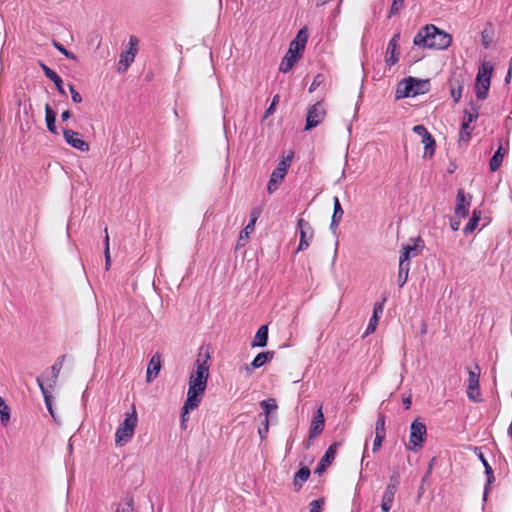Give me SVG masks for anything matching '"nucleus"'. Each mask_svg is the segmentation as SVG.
Wrapping results in <instances>:
<instances>
[{
  "mask_svg": "<svg viewBox=\"0 0 512 512\" xmlns=\"http://www.w3.org/2000/svg\"><path fill=\"white\" fill-rule=\"evenodd\" d=\"M104 232H105V249H104L105 269L109 270L110 265H111V256H110L109 235H108L107 227L104 229Z\"/></svg>",
  "mask_w": 512,
  "mask_h": 512,
  "instance_id": "37",
  "label": "nucleus"
},
{
  "mask_svg": "<svg viewBox=\"0 0 512 512\" xmlns=\"http://www.w3.org/2000/svg\"><path fill=\"white\" fill-rule=\"evenodd\" d=\"M0 418L1 423L6 425L8 421L10 420V409L6 405L4 399L0 397Z\"/></svg>",
  "mask_w": 512,
  "mask_h": 512,
  "instance_id": "36",
  "label": "nucleus"
},
{
  "mask_svg": "<svg viewBox=\"0 0 512 512\" xmlns=\"http://www.w3.org/2000/svg\"><path fill=\"white\" fill-rule=\"evenodd\" d=\"M423 247H424V241L420 237H417L414 240V244L413 245H406L403 248H404V250L409 252L410 256L414 257V256L418 255L417 250L419 248H423Z\"/></svg>",
  "mask_w": 512,
  "mask_h": 512,
  "instance_id": "35",
  "label": "nucleus"
},
{
  "mask_svg": "<svg viewBox=\"0 0 512 512\" xmlns=\"http://www.w3.org/2000/svg\"><path fill=\"white\" fill-rule=\"evenodd\" d=\"M245 370H246L247 373L251 372V368L249 366H245Z\"/></svg>",
  "mask_w": 512,
  "mask_h": 512,
  "instance_id": "64",
  "label": "nucleus"
},
{
  "mask_svg": "<svg viewBox=\"0 0 512 512\" xmlns=\"http://www.w3.org/2000/svg\"><path fill=\"white\" fill-rule=\"evenodd\" d=\"M208 355H199L196 360V369L192 371L189 377V386L187 392L188 406L195 405L202 401V397L207 387L209 377Z\"/></svg>",
  "mask_w": 512,
  "mask_h": 512,
  "instance_id": "1",
  "label": "nucleus"
},
{
  "mask_svg": "<svg viewBox=\"0 0 512 512\" xmlns=\"http://www.w3.org/2000/svg\"><path fill=\"white\" fill-rule=\"evenodd\" d=\"M308 40V33L305 28L300 29L296 35V37L290 42V45L294 47V50H303L305 49L306 43Z\"/></svg>",
  "mask_w": 512,
  "mask_h": 512,
  "instance_id": "25",
  "label": "nucleus"
},
{
  "mask_svg": "<svg viewBox=\"0 0 512 512\" xmlns=\"http://www.w3.org/2000/svg\"><path fill=\"white\" fill-rule=\"evenodd\" d=\"M472 128L467 123H462L460 132H459V139L461 141H469L471 136Z\"/></svg>",
  "mask_w": 512,
  "mask_h": 512,
  "instance_id": "43",
  "label": "nucleus"
},
{
  "mask_svg": "<svg viewBox=\"0 0 512 512\" xmlns=\"http://www.w3.org/2000/svg\"><path fill=\"white\" fill-rule=\"evenodd\" d=\"M260 216V210L257 208L252 209L250 213V220L249 223L246 225V227L240 232L239 240H238V246L244 245V243H241L242 241H247L249 238V235L254 231L256 221L258 220Z\"/></svg>",
  "mask_w": 512,
  "mask_h": 512,
  "instance_id": "17",
  "label": "nucleus"
},
{
  "mask_svg": "<svg viewBox=\"0 0 512 512\" xmlns=\"http://www.w3.org/2000/svg\"><path fill=\"white\" fill-rule=\"evenodd\" d=\"M52 44L65 57H67L68 59L76 60V56L72 52L68 51L62 44H60L59 42H57L55 40L53 41Z\"/></svg>",
  "mask_w": 512,
  "mask_h": 512,
  "instance_id": "46",
  "label": "nucleus"
},
{
  "mask_svg": "<svg viewBox=\"0 0 512 512\" xmlns=\"http://www.w3.org/2000/svg\"><path fill=\"white\" fill-rule=\"evenodd\" d=\"M260 407L264 411V416H267V418H269L270 413L272 411L277 410L278 405H277L276 400L274 398H269V399H266V400H262L260 402ZM258 416L260 418H263L262 414H259Z\"/></svg>",
  "mask_w": 512,
  "mask_h": 512,
  "instance_id": "31",
  "label": "nucleus"
},
{
  "mask_svg": "<svg viewBox=\"0 0 512 512\" xmlns=\"http://www.w3.org/2000/svg\"><path fill=\"white\" fill-rule=\"evenodd\" d=\"M278 102H279V95H275L273 97L271 105L268 107V109L265 112V117H268L269 115H271L275 112V106Z\"/></svg>",
  "mask_w": 512,
  "mask_h": 512,
  "instance_id": "55",
  "label": "nucleus"
},
{
  "mask_svg": "<svg viewBox=\"0 0 512 512\" xmlns=\"http://www.w3.org/2000/svg\"><path fill=\"white\" fill-rule=\"evenodd\" d=\"M322 81H323L322 75L318 74L314 78L311 86L309 87V92H313L322 83Z\"/></svg>",
  "mask_w": 512,
  "mask_h": 512,
  "instance_id": "56",
  "label": "nucleus"
},
{
  "mask_svg": "<svg viewBox=\"0 0 512 512\" xmlns=\"http://www.w3.org/2000/svg\"><path fill=\"white\" fill-rule=\"evenodd\" d=\"M396 490L397 483H390L387 485L381 501L382 512H389L391 510Z\"/></svg>",
  "mask_w": 512,
  "mask_h": 512,
  "instance_id": "18",
  "label": "nucleus"
},
{
  "mask_svg": "<svg viewBox=\"0 0 512 512\" xmlns=\"http://www.w3.org/2000/svg\"><path fill=\"white\" fill-rule=\"evenodd\" d=\"M409 270H410V267L399 266V271H398L399 287H403L404 284L407 282Z\"/></svg>",
  "mask_w": 512,
  "mask_h": 512,
  "instance_id": "42",
  "label": "nucleus"
},
{
  "mask_svg": "<svg viewBox=\"0 0 512 512\" xmlns=\"http://www.w3.org/2000/svg\"><path fill=\"white\" fill-rule=\"evenodd\" d=\"M297 228L299 230L300 240L296 252H300L310 246L314 238V229L312 225L303 218L298 219Z\"/></svg>",
  "mask_w": 512,
  "mask_h": 512,
  "instance_id": "7",
  "label": "nucleus"
},
{
  "mask_svg": "<svg viewBox=\"0 0 512 512\" xmlns=\"http://www.w3.org/2000/svg\"><path fill=\"white\" fill-rule=\"evenodd\" d=\"M386 417L384 414H379L375 424V434L386 436L385 430Z\"/></svg>",
  "mask_w": 512,
  "mask_h": 512,
  "instance_id": "38",
  "label": "nucleus"
},
{
  "mask_svg": "<svg viewBox=\"0 0 512 512\" xmlns=\"http://www.w3.org/2000/svg\"><path fill=\"white\" fill-rule=\"evenodd\" d=\"M466 82L465 74L462 71H455L449 78L448 84L450 94L455 103H458L462 97V91Z\"/></svg>",
  "mask_w": 512,
  "mask_h": 512,
  "instance_id": "9",
  "label": "nucleus"
},
{
  "mask_svg": "<svg viewBox=\"0 0 512 512\" xmlns=\"http://www.w3.org/2000/svg\"><path fill=\"white\" fill-rule=\"evenodd\" d=\"M403 90L400 87L397 89V98L416 96L422 93V88L426 85V82L409 78L403 83Z\"/></svg>",
  "mask_w": 512,
  "mask_h": 512,
  "instance_id": "11",
  "label": "nucleus"
},
{
  "mask_svg": "<svg viewBox=\"0 0 512 512\" xmlns=\"http://www.w3.org/2000/svg\"><path fill=\"white\" fill-rule=\"evenodd\" d=\"M478 115V109L472 106L470 110L465 111L463 123H467L470 125L472 122L476 121Z\"/></svg>",
  "mask_w": 512,
  "mask_h": 512,
  "instance_id": "40",
  "label": "nucleus"
},
{
  "mask_svg": "<svg viewBox=\"0 0 512 512\" xmlns=\"http://www.w3.org/2000/svg\"><path fill=\"white\" fill-rule=\"evenodd\" d=\"M405 0H393L391 8H390V15L398 13L401 9L404 7Z\"/></svg>",
  "mask_w": 512,
  "mask_h": 512,
  "instance_id": "49",
  "label": "nucleus"
},
{
  "mask_svg": "<svg viewBox=\"0 0 512 512\" xmlns=\"http://www.w3.org/2000/svg\"><path fill=\"white\" fill-rule=\"evenodd\" d=\"M70 117H71V113H70L69 110H65L61 114V118H62L63 121L68 120Z\"/></svg>",
  "mask_w": 512,
  "mask_h": 512,
  "instance_id": "61",
  "label": "nucleus"
},
{
  "mask_svg": "<svg viewBox=\"0 0 512 512\" xmlns=\"http://www.w3.org/2000/svg\"><path fill=\"white\" fill-rule=\"evenodd\" d=\"M403 405H404L405 409H409L410 406H411V399L410 398H405L403 400Z\"/></svg>",
  "mask_w": 512,
  "mask_h": 512,
  "instance_id": "62",
  "label": "nucleus"
},
{
  "mask_svg": "<svg viewBox=\"0 0 512 512\" xmlns=\"http://www.w3.org/2000/svg\"><path fill=\"white\" fill-rule=\"evenodd\" d=\"M116 512H133V500H127L123 505L117 508Z\"/></svg>",
  "mask_w": 512,
  "mask_h": 512,
  "instance_id": "53",
  "label": "nucleus"
},
{
  "mask_svg": "<svg viewBox=\"0 0 512 512\" xmlns=\"http://www.w3.org/2000/svg\"><path fill=\"white\" fill-rule=\"evenodd\" d=\"M45 121H46L47 129L49 130V132H51L52 134H58V130H57V127L55 124L56 123V114L52 110V108L50 107L49 104L45 105Z\"/></svg>",
  "mask_w": 512,
  "mask_h": 512,
  "instance_id": "27",
  "label": "nucleus"
},
{
  "mask_svg": "<svg viewBox=\"0 0 512 512\" xmlns=\"http://www.w3.org/2000/svg\"><path fill=\"white\" fill-rule=\"evenodd\" d=\"M386 436H383V435H376L375 434V439H374V442H373V447H372V451L373 453H376L380 450L381 446H382V443L384 441Z\"/></svg>",
  "mask_w": 512,
  "mask_h": 512,
  "instance_id": "52",
  "label": "nucleus"
},
{
  "mask_svg": "<svg viewBox=\"0 0 512 512\" xmlns=\"http://www.w3.org/2000/svg\"><path fill=\"white\" fill-rule=\"evenodd\" d=\"M334 211H333V215H332V219H331V224H330V228L335 232L340 221H341V218L343 216V209H342V206H341V203L339 201V198L338 197H334Z\"/></svg>",
  "mask_w": 512,
  "mask_h": 512,
  "instance_id": "23",
  "label": "nucleus"
},
{
  "mask_svg": "<svg viewBox=\"0 0 512 512\" xmlns=\"http://www.w3.org/2000/svg\"><path fill=\"white\" fill-rule=\"evenodd\" d=\"M138 423V416L136 408L133 405L130 412H127L124 417V421L118 427L115 433L116 444L127 443L134 435L136 426Z\"/></svg>",
  "mask_w": 512,
  "mask_h": 512,
  "instance_id": "3",
  "label": "nucleus"
},
{
  "mask_svg": "<svg viewBox=\"0 0 512 512\" xmlns=\"http://www.w3.org/2000/svg\"><path fill=\"white\" fill-rule=\"evenodd\" d=\"M132 53L122 52L118 61V71H126L129 66L134 62Z\"/></svg>",
  "mask_w": 512,
  "mask_h": 512,
  "instance_id": "32",
  "label": "nucleus"
},
{
  "mask_svg": "<svg viewBox=\"0 0 512 512\" xmlns=\"http://www.w3.org/2000/svg\"><path fill=\"white\" fill-rule=\"evenodd\" d=\"M310 469L306 466L301 467L294 476L293 485L295 490L298 491L302 488L303 484L308 480L310 476Z\"/></svg>",
  "mask_w": 512,
  "mask_h": 512,
  "instance_id": "24",
  "label": "nucleus"
},
{
  "mask_svg": "<svg viewBox=\"0 0 512 512\" xmlns=\"http://www.w3.org/2000/svg\"><path fill=\"white\" fill-rule=\"evenodd\" d=\"M427 438V427L420 419H415L410 426L408 449L418 452L424 446Z\"/></svg>",
  "mask_w": 512,
  "mask_h": 512,
  "instance_id": "5",
  "label": "nucleus"
},
{
  "mask_svg": "<svg viewBox=\"0 0 512 512\" xmlns=\"http://www.w3.org/2000/svg\"><path fill=\"white\" fill-rule=\"evenodd\" d=\"M378 321H379V317H376V316L371 317V319L368 323V326L366 328L365 335H369L370 333H373L375 331Z\"/></svg>",
  "mask_w": 512,
  "mask_h": 512,
  "instance_id": "51",
  "label": "nucleus"
},
{
  "mask_svg": "<svg viewBox=\"0 0 512 512\" xmlns=\"http://www.w3.org/2000/svg\"><path fill=\"white\" fill-rule=\"evenodd\" d=\"M410 257L411 256H410L409 252H407L403 248L402 252H401V255H400V258H399V266L410 267V262H409V258Z\"/></svg>",
  "mask_w": 512,
  "mask_h": 512,
  "instance_id": "50",
  "label": "nucleus"
},
{
  "mask_svg": "<svg viewBox=\"0 0 512 512\" xmlns=\"http://www.w3.org/2000/svg\"><path fill=\"white\" fill-rule=\"evenodd\" d=\"M273 355L274 353L270 351L257 354L251 363L252 368L256 369L262 367L268 360L273 358Z\"/></svg>",
  "mask_w": 512,
  "mask_h": 512,
  "instance_id": "30",
  "label": "nucleus"
},
{
  "mask_svg": "<svg viewBox=\"0 0 512 512\" xmlns=\"http://www.w3.org/2000/svg\"><path fill=\"white\" fill-rule=\"evenodd\" d=\"M301 53V50H294V47L289 45V49L280 63L279 70L283 73L289 72L301 57Z\"/></svg>",
  "mask_w": 512,
  "mask_h": 512,
  "instance_id": "14",
  "label": "nucleus"
},
{
  "mask_svg": "<svg viewBox=\"0 0 512 512\" xmlns=\"http://www.w3.org/2000/svg\"><path fill=\"white\" fill-rule=\"evenodd\" d=\"M138 43H139L138 38L134 35H131L129 38V43H128L129 48L125 52L132 53L133 58H135L136 54L138 52Z\"/></svg>",
  "mask_w": 512,
  "mask_h": 512,
  "instance_id": "44",
  "label": "nucleus"
},
{
  "mask_svg": "<svg viewBox=\"0 0 512 512\" xmlns=\"http://www.w3.org/2000/svg\"><path fill=\"white\" fill-rule=\"evenodd\" d=\"M399 42L400 32L395 33L388 42L385 53V62L390 66L395 65L399 60Z\"/></svg>",
  "mask_w": 512,
  "mask_h": 512,
  "instance_id": "12",
  "label": "nucleus"
},
{
  "mask_svg": "<svg viewBox=\"0 0 512 512\" xmlns=\"http://www.w3.org/2000/svg\"><path fill=\"white\" fill-rule=\"evenodd\" d=\"M200 402H196L195 405H192L191 407L188 406V398H186L184 405L182 407V414H181V427L183 429L186 428V422L189 419V412L196 409L199 406Z\"/></svg>",
  "mask_w": 512,
  "mask_h": 512,
  "instance_id": "34",
  "label": "nucleus"
},
{
  "mask_svg": "<svg viewBox=\"0 0 512 512\" xmlns=\"http://www.w3.org/2000/svg\"><path fill=\"white\" fill-rule=\"evenodd\" d=\"M413 132L421 137L424 144V157H432L435 153V140L430 132L423 125H416L413 127Z\"/></svg>",
  "mask_w": 512,
  "mask_h": 512,
  "instance_id": "10",
  "label": "nucleus"
},
{
  "mask_svg": "<svg viewBox=\"0 0 512 512\" xmlns=\"http://www.w3.org/2000/svg\"><path fill=\"white\" fill-rule=\"evenodd\" d=\"M292 157H293V152H290L289 155H287V157H285L284 159H282L276 168H284V171H285V174H287V170L290 166V163H291V160H292Z\"/></svg>",
  "mask_w": 512,
  "mask_h": 512,
  "instance_id": "48",
  "label": "nucleus"
},
{
  "mask_svg": "<svg viewBox=\"0 0 512 512\" xmlns=\"http://www.w3.org/2000/svg\"><path fill=\"white\" fill-rule=\"evenodd\" d=\"M480 459L483 463V468H485V474L487 476V484H486L485 490H484V498H486L489 486L495 481V477H494V472H493L492 467L487 462V460L484 458L482 453L480 454Z\"/></svg>",
  "mask_w": 512,
  "mask_h": 512,
  "instance_id": "29",
  "label": "nucleus"
},
{
  "mask_svg": "<svg viewBox=\"0 0 512 512\" xmlns=\"http://www.w3.org/2000/svg\"><path fill=\"white\" fill-rule=\"evenodd\" d=\"M339 446V443H333L329 446V448L326 450L325 454L321 458L320 462L318 463L315 473L322 474L326 468L334 461L337 448Z\"/></svg>",
  "mask_w": 512,
  "mask_h": 512,
  "instance_id": "15",
  "label": "nucleus"
},
{
  "mask_svg": "<svg viewBox=\"0 0 512 512\" xmlns=\"http://www.w3.org/2000/svg\"><path fill=\"white\" fill-rule=\"evenodd\" d=\"M56 86L58 92L61 94V95H66V92H65V89L63 87V80L62 78L56 73L54 72L51 76L48 77Z\"/></svg>",
  "mask_w": 512,
  "mask_h": 512,
  "instance_id": "41",
  "label": "nucleus"
},
{
  "mask_svg": "<svg viewBox=\"0 0 512 512\" xmlns=\"http://www.w3.org/2000/svg\"><path fill=\"white\" fill-rule=\"evenodd\" d=\"M58 377L59 376H56L54 374L51 373V375L49 377H47L46 379V383H47V386L50 388V389H53L56 384H57V380H58Z\"/></svg>",
  "mask_w": 512,
  "mask_h": 512,
  "instance_id": "57",
  "label": "nucleus"
},
{
  "mask_svg": "<svg viewBox=\"0 0 512 512\" xmlns=\"http://www.w3.org/2000/svg\"><path fill=\"white\" fill-rule=\"evenodd\" d=\"M326 117V110L322 102L311 105L307 111L305 130H310L321 124Z\"/></svg>",
  "mask_w": 512,
  "mask_h": 512,
  "instance_id": "8",
  "label": "nucleus"
},
{
  "mask_svg": "<svg viewBox=\"0 0 512 512\" xmlns=\"http://www.w3.org/2000/svg\"><path fill=\"white\" fill-rule=\"evenodd\" d=\"M509 151V142H506V147H504L502 144L499 145L498 149L492 156V158L489 161V169L492 172L497 171L500 166L502 165L504 156L508 154Z\"/></svg>",
  "mask_w": 512,
  "mask_h": 512,
  "instance_id": "19",
  "label": "nucleus"
},
{
  "mask_svg": "<svg viewBox=\"0 0 512 512\" xmlns=\"http://www.w3.org/2000/svg\"><path fill=\"white\" fill-rule=\"evenodd\" d=\"M39 65L40 67L42 68L45 76L48 78L49 76H51L55 71L52 70L51 68H49L46 64L42 63V62H39Z\"/></svg>",
  "mask_w": 512,
  "mask_h": 512,
  "instance_id": "59",
  "label": "nucleus"
},
{
  "mask_svg": "<svg viewBox=\"0 0 512 512\" xmlns=\"http://www.w3.org/2000/svg\"><path fill=\"white\" fill-rule=\"evenodd\" d=\"M269 426H270V420L267 418V416H263L261 421V427L258 429V434L261 438V440H264L267 437V434L269 432Z\"/></svg>",
  "mask_w": 512,
  "mask_h": 512,
  "instance_id": "39",
  "label": "nucleus"
},
{
  "mask_svg": "<svg viewBox=\"0 0 512 512\" xmlns=\"http://www.w3.org/2000/svg\"><path fill=\"white\" fill-rule=\"evenodd\" d=\"M480 218H481V212L474 210L471 219L469 220L467 225L464 227V230H463L464 233L465 234L472 233L477 228Z\"/></svg>",
  "mask_w": 512,
  "mask_h": 512,
  "instance_id": "33",
  "label": "nucleus"
},
{
  "mask_svg": "<svg viewBox=\"0 0 512 512\" xmlns=\"http://www.w3.org/2000/svg\"><path fill=\"white\" fill-rule=\"evenodd\" d=\"M160 369H161V356L159 354H155L151 357V359L149 361L148 368L146 371V381L147 382L153 381L157 377Z\"/></svg>",
  "mask_w": 512,
  "mask_h": 512,
  "instance_id": "20",
  "label": "nucleus"
},
{
  "mask_svg": "<svg viewBox=\"0 0 512 512\" xmlns=\"http://www.w3.org/2000/svg\"><path fill=\"white\" fill-rule=\"evenodd\" d=\"M284 168H275L270 176V180L267 184V191L269 194L275 192L278 188V184L281 183L285 177Z\"/></svg>",
  "mask_w": 512,
  "mask_h": 512,
  "instance_id": "21",
  "label": "nucleus"
},
{
  "mask_svg": "<svg viewBox=\"0 0 512 512\" xmlns=\"http://www.w3.org/2000/svg\"><path fill=\"white\" fill-rule=\"evenodd\" d=\"M493 67L490 63H483L476 76L475 93L479 100H485L491 83Z\"/></svg>",
  "mask_w": 512,
  "mask_h": 512,
  "instance_id": "4",
  "label": "nucleus"
},
{
  "mask_svg": "<svg viewBox=\"0 0 512 512\" xmlns=\"http://www.w3.org/2000/svg\"><path fill=\"white\" fill-rule=\"evenodd\" d=\"M480 367L475 365L474 369H468L467 397L469 400L479 403L482 401L480 390Z\"/></svg>",
  "mask_w": 512,
  "mask_h": 512,
  "instance_id": "6",
  "label": "nucleus"
},
{
  "mask_svg": "<svg viewBox=\"0 0 512 512\" xmlns=\"http://www.w3.org/2000/svg\"><path fill=\"white\" fill-rule=\"evenodd\" d=\"M63 137L67 144H69L70 146L77 150H80L82 152H88L90 149L89 144L79 137V133L71 129H64Z\"/></svg>",
  "mask_w": 512,
  "mask_h": 512,
  "instance_id": "13",
  "label": "nucleus"
},
{
  "mask_svg": "<svg viewBox=\"0 0 512 512\" xmlns=\"http://www.w3.org/2000/svg\"><path fill=\"white\" fill-rule=\"evenodd\" d=\"M324 503L323 498L311 501L309 504L310 512H321Z\"/></svg>",
  "mask_w": 512,
  "mask_h": 512,
  "instance_id": "47",
  "label": "nucleus"
},
{
  "mask_svg": "<svg viewBox=\"0 0 512 512\" xmlns=\"http://www.w3.org/2000/svg\"><path fill=\"white\" fill-rule=\"evenodd\" d=\"M383 302L382 303H376L374 305V309H373V316H376V317H379L380 318V315L383 313Z\"/></svg>",
  "mask_w": 512,
  "mask_h": 512,
  "instance_id": "58",
  "label": "nucleus"
},
{
  "mask_svg": "<svg viewBox=\"0 0 512 512\" xmlns=\"http://www.w3.org/2000/svg\"><path fill=\"white\" fill-rule=\"evenodd\" d=\"M268 340V327L266 325H262L256 332L254 339L252 341L253 347H264L267 344Z\"/></svg>",
  "mask_w": 512,
  "mask_h": 512,
  "instance_id": "26",
  "label": "nucleus"
},
{
  "mask_svg": "<svg viewBox=\"0 0 512 512\" xmlns=\"http://www.w3.org/2000/svg\"><path fill=\"white\" fill-rule=\"evenodd\" d=\"M511 76H512V56H511L510 63H509L508 73H507V76L505 78L506 83L510 82Z\"/></svg>",
  "mask_w": 512,
  "mask_h": 512,
  "instance_id": "60",
  "label": "nucleus"
},
{
  "mask_svg": "<svg viewBox=\"0 0 512 512\" xmlns=\"http://www.w3.org/2000/svg\"><path fill=\"white\" fill-rule=\"evenodd\" d=\"M469 205V203H465L464 191L459 190L457 193V205L455 208V214L460 218L466 217L469 213Z\"/></svg>",
  "mask_w": 512,
  "mask_h": 512,
  "instance_id": "22",
  "label": "nucleus"
},
{
  "mask_svg": "<svg viewBox=\"0 0 512 512\" xmlns=\"http://www.w3.org/2000/svg\"><path fill=\"white\" fill-rule=\"evenodd\" d=\"M36 382L43 394V397H44V401H45V405L49 411V413L51 414V416L53 418H55V415H54V411H53V408H52V395L51 393L49 392V390L46 388V386L44 385L43 381L41 380V378H37L36 379Z\"/></svg>",
  "mask_w": 512,
  "mask_h": 512,
  "instance_id": "28",
  "label": "nucleus"
},
{
  "mask_svg": "<svg viewBox=\"0 0 512 512\" xmlns=\"http://www.w3.org/2000/svg\"><path fill=\"white\" fill-rule=\"evenodd\" d=\"M69 90H70V93H71V98H72V101L74 103H81L82 102V96L79 92H77L75 89H74V86L73 85H69Z\"/></svg>",
  "mask_w": 512,
  "mask_h": 512,
  "instance_id": "54",
  "label": "nucleus"
},
{
  "mask_svg": "<svg viewBox=\"0 0 512 512\" xmlns=\"http://www.w3.org/2000/svg\"><path fill=\"white\" fill-rule=\"evenodd\" d=\"M324 426H325L324 414L322 412V407H320L316 411V414L314 415V417L311 421L310 430H309V440L320 435L324 429Z\"/></svg>",
  "mask_w": 512,
  "mask_h": 512,
  "instance_id": "16",
  "label": "nucleus"
},
{
  "mask_svg": "<svg viewBox=\"0 0 512 512\" xmlns=\"http://www.w3.org/2000/svg\"><path fill=\"white\" fill-rule=\"evenodd\" d=\"M318 6L328 3L330 0H315Z\"/></svg>",
  "mask_w": 512,
  "mask_h": 512,
  "instance_id": "63",
  "label": "nucleus"
},
{
  "mask_svg": "<svg viewBox=\"0 0 512 512\" xmlns=\"http://www.w3.org/2000/svg\"><path fill=\"white\" fill-rule=\"evenodd\" d=\"M451 43L452 36L433 24L421 28L413 39L415 46L437 50L447 49Z\"/></svg>",
  "mask_w": 512,
  "mask_h": 512,
  "instance_id": "2",
  "label": "nucleus"
},
{
  "mask_svg": "<svg viewBox=\"0 0 512 512\" xmlns=\"http://www.w3.org/2000/svg\"><path fill=\"white\" fill-rule=\"evenodd\" d=\"M65 359H66V355H62V356H60L57 359V361L51 367V373L52 374H54L56 376H59L60 371H61V369L63 367Z\"/></svg>",
  "mask_w": 512,
  "mask_h": 512,
  "instance_id": "45",
  "label": "nucleus"
}]
</instances>
